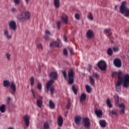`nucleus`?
Returning <instances> with one entry per match:
<instances>
[{"instance_id": "f8f14e48", "label": "nucleus", "mask_w": 129, "mask_h": 129, "mask_svg": "<svg viewBox=\"0 0 129 129\" xmlns=\"http://www.w3.org/2000/svg\"><path fill=\"white\" fill-rule=\"evenodd\" d=\"M86 35L88 39H92L93 37H94V32L91 30H88Z\"/></svg>"}, {"instance_id": "cd10ccee", "label": "nucleus", "mask_w": 129, "mask_h": 129, "mask_svg": "<svg viewBox=\"0 0 129 129\" xmlns=\"http://www.w3.org/2000/svg\"><path fill=\"white\" fill-rule=\"evenodd\" d=\"M95 114L98 117H100L102 115V111L99 110H96L95 111Z\"/></svg>"}, {"instance_id": "58836bf2", "label": "nucleus", "mask_w": 129, "mask_h": 129, "mask_svg": "<svg viewBox=\"0 0 129 129\" xmlns=\"http://www.w3.org/2000/svg\"><path fill=\"white\" fill-rule=\"evenodd\" d=\"M13 1L15 5H16V6H18V5H20V4H21V0H13Z\"/></svg>"}, {"instance_id": "6ab92c4d", "label": "nucleus", "mask_w": 129, "mask_h": 129, "mask_svg": "<svg viewBox=\"0 0 129 129\" xmlns=\"http://www.w3.org/2000/svg\"><path fill=\"white\" fill-rule=\"evenodd\" d=\"M57 124L59 126L63 125V118L61 116H59L57 118Z\"/></svg>"}, {"instance_id": "49530a36", "label": "nucleus", "mask_w": 129, "mask_h": 129, "mask_svg": "<svg viewBox=\"0 0 129 129\" xmlns=\"http://www.w3.org/2000/svg\"><path fill=\"white\" fill-rule=\"evenodd\" d=\"M11 13H12V14H16V13H17V9L14 7L12 8L11 9Z\"/></svg>"}, {"instance_id": "6e6d98bb", "label": "nucleus", "mask_w": 129, "mask_h": 129, "mask_svg": "<svg viewBox=\"0 0 129 129\" xmlns=\"http://www.w3.org/2000/svg\"><path fill=\"white\" fill-rule=\"evenodd\" d=\"M63 39H64V41H65V42H67V37L66 36V35H64Z\"/></svg>"}, {"instance_id": "72a5a7b5", "label": "nucleus", "mask_w": 129, "mask_h": 129, "mask_svg": "<svg viewBox=\"0 0 129 129\" xmlns=\"http://www.w3.org/2000/svg\"><path fill=\"white\" fill-rule=\"evenodd\" d=\"M86 89L88 93H91V87H90V86H89L88 85H86Z\"/></svg>"}, {"instance_id": "e2e57ef3", "label": "nucleus", "mask_w": 129, "mask_h": 129, "mask_svg": "<svg viewBox=\"0 0 129 129\" xmlns=\"http://www.w3.org/2000/svg\"><path fill=\"white\" fill-rule=\"evenodd\" d=\"M111 43L112 44V43H113V40H111Z\"/></svg>"}, {"instance_id": "1a4fd4ad", "label": "nucleus", "mask_w": 129, "mask_h": 129, "mask_svg": "<svg viewBox=\"0 0 129 129\" xmlns=\"http://www.w3.org/2000/svg\"><path fill=\"white\" fill-rule=\"evenodd\" d=\"M84 125L85 127L88 128V127H90V124H91L90 122V119L87 117H85L83 119Z\"/></svg>"}, {"instance_id": "680f3d73", "label": "nucleus", "mask_w": 129, "mask_h": 129, "mask_svg": "<svg viewBox=\"0 0 129 129\" xmlns=\"http://www.w3.org/2000/svg\"><path fill=\"white\" fill-rule=\"evenodd\" d=\"M114 73H113L112 74V77H114Z\"/></svg>"}, {"instance_id": "7ed1b4c3", "label": "nucleus", "mask_w": 129, "mask_h": 129, "mask_svg": "<svg viewBox=\"0 0 129 129\" xmlns=\"http://www.w3.org/2000/svg\"><path fill=\"white\" fill-rule=\"evenodd\" d=\"M31 14L29 11L22 12L21 13L18 14L17 19L19 22L24 23L25 21H28L31 19Z\"/></svg>"}, {"instance_id": "79ce46f5", "label": "nucleus", "mask_w": 129, "mask_h": 129, "mask_svg": "<svg viewBox=\"0 0 129 129\" xmlns=\"http://www.w3.org/2000/svg\"><path fill=\"white\" fill-rule=\"evenodd\" d=\"M88 18L91 20H93V16H92V14L90 12L88 14Z\"/></svg>"}, {"instance_id": "4468645a", "label": "nucleus", "mask_w": 129, "mask_h": 129, "mask_svg": "<svg viewBox=\"0 0 129 129\" xmlns=\"http://www.w3.org/2000/svg\"><path fill=\"white\" fill-rule=\"evenodd\" d=\"M23 119L26 126H29L30 124V118H29V115H26L23 117Z\"/></svg>"}, {"instance_id": "09e8293b", "label": "nucleus", "mask_w": 129, "mask_h": 129, "mask_svg": "<svg viewBox=\"0 0 129 129\" xmlns=\"http://www.w3.org/2000/svg\"><path fill=\"white\" fill-rule=\"evenodd\" d=\"M37 47L38 49H39L40 50H43V45H42V44H37Z\"/></svg>"}, {"instance_id": "13d9d810", "label": "nucleus", "mask_w": 129, "mask_h": 129, "mask_svg": "<svg viewBox=\"0 0 129 129\" xmlns=\"http://www.w3.org/2000/svg\"><path fill=\"white\" fill-rule=\"evenodd\" d=\"M88 66L90 68H92V66L91 64H88Z\"/></svg>"}, {"instance_id": "5fc2aeb1", "label": "nucleus", "mask_w": 129, "mask_h": 129, "mask_svg": "<svg viewBox=\"0 0 129 129\" xmlns=\"http://www.w3.org/2000/svg\"><path fill=\"white\" fill-rule=\"evenodd\" d=\"M75 18L77 20H79V19H80V16L79 15V14H77L76 15H75Z\"/></svg>"}, {"instance_id": "0e129e2a", "label": "nucleus", "mask_w": 129, "mask_h": 129, "mask_svg": "<svg viewBox=\"0 0 129 129\" xmlns=\"http://www.w3.org/2000/svg\"><path fill=\"white\" fill-rule=\"evenodd\" d=\"M27 88H29V86H27Z\"/></svg>"}, {"instance_id": "5701e85b", "label": "nucleus", "mask_w": 129, "mask_h": 129, "mask_svg": "<svg viewBox=\"0 0 129 129\" xmlns=\"http://www.w3.org/2000/svg\"><path fill=\"white\" fill-rule=\"evenodd\" d=\"M61 19L65 23V24H68V17L66 15H62Z\"/></svg>"}, {"instance_id": "ddd939ff", "label": "nucleus", "mask_w": 129, "mask_h": 129, "mask_svg": "<svg viewBox=\"0 0 129 129\" xmlns=\"http://www.w3.org/2000/svg\"><path fill=\"white\" fill-rule=\"evenodd\" d=\"M116 106L120 108V113L121 114H123L125 111V105H124L123 103H121L120 104H119V105Z\"/></svg>"}, {"instance_id": "2f4dec72", "label": "nucleus", "mask_w": 129, "mask_h": 129, "mask_svg": "<svg viewBox=\"0 0 129 129\" xmlns=\"http://www.w3.org/2000/svg\"><path fill=\"white\" fill-rule=\"evenodd\" d=\"M106 104H107L109 108H111V107H112V104H111V101H110V99H109V98H108L107 99Z\"/></svg>"}, {"instance_id": "aec40b11", "label": "nucleus", "mask_w": 129, "mask_h": 129, "mask_svg": "<svg viewBox=\"0 0 129 129\" xmlns=\"http://www.w3.org/2000/svg\"><path fill=\"white\" fill-rule=\"evenodd\" d=\"M4 36L8 39V40H10V39H12V35H10V33H9V31L8 30H6L4 31Z\"/></svg>"}, {"instance_id": "a18cd8bd", "label": "nucleus", "mask_w": 129, "mask_h": 129, "mask_svg": "<svg viewBox=\"0 0 129 129\" xmlns=\"http://www.w3.org/2000/svg\"><path fill=\"white\" fill-rule=\"evenodd\" d=\"M63 75V77L64 78V79H66V78H67V73L66 72V71H63L62 72Z\"/></svg>"}, {"instance_id": "393cba45", "label": "nucleus", "mask_w": 129, "mask_h": 129, "mask_svg": "<svg viewBox=\"0 0 129 129\" xmlns=\"http://www.w3.org/2000/svg\"><path fill=\"white\" fill-rule=\"evenodd\" d=\"M54 5L56 9H59L60 8V1L59 0H54Z\"/></svg>"}, {"instance_id": "c85d7f7f", "label": "nucleus", "mask_w": 129, "mask_h": 129, "mask_svg": "<svg viewBox=\"0 0 129 129\" xmlns=\"http://www.w3.org/2000/svg\"><path fill=\"white\" fill-rule=\"evenodd\" d=\"M49 107L51 109H54L55 108V104L52 100H49Z\"/></svg>"}, {"instance_id": "9d476101", "label": "nucleus", "mask_w": 129, "mask_h": 129, "mask_svg": "<svg viewBox=\"0 0 129 129\" xmlns=\"http://www.w3.org/2000/svg\"><path fill=\"white\" fill-rule=\"evenodd\" d=\"M113 64L115 67L120 68L121 67V60L118 58H115L113 61Z\"/></svg>"}, {"instance_id": "bb28decb", "label": "nucleus", "mask_w": 129, "mask_h": 129, "mask_svg": "<svg viewBox=\"0 0 129 129\" xmlns=\"http://www.w3.org/2000/svg\"><path fill=\"white\" fill-rule=\"evenodd\" d=\"M85 100H86V94L83 93L80 97V101L82 102V101H85Z\"/></svg>"}, {"instance_id": "37998d69", "label": "nucleus", "mask_w": 129, "mask_h": 129, "mask_svg": "<svg viewBox=\"0 0 129 129\" xmlns=\"http://www.w3.org/2000/svg\"><path fill=\"white\" fill-rule=\"evenodd\" d=\"M110 31H111V29H110V28L105 29L104 30V33L105 34H107V33H109V32H110Z\"/></svg>"}, {"instance_id": "a211bd4d", "label": "nucleus", "mask_w": 129, "mask_h": 129, "mask_svg": "<svg viewBox=\"0 0 129 129\" xmlns=\"http://www.w3.org/2000/svg\"><path fill=\"white\" fill-rule=\"evenodd\" d=\"M81 117L80 116H77L75 118V122L76 124L79 125L80 124V122H81Z\"/></svg>"}, {"instance_id": "f3484780", "label": "nucleus", "mask_w": 129, "mask_h": 129, "mask_svg": "<svg viewBox=\"0 0 129 129\" xmlns=\"http://www.w3.org/2000/svg\"><path fill=\"white\" fill-rule=\"evenodd\" d=\"M114 98L115 100V103L116 106H118L119 104V97L117 94H115L114 96Z\"/></svg>"}, {"instance_id": "c9c22d12", "label": "nucleus", "mask_w": 129, "mask_h": 129, "mask_svg": "<svg viewBox=\"0 0 129 129\" xmlns=\"http://www.w3.org/2000/svg\"><path fill=\"white\" fill-rule=\"evenodd\" d=\"M93 76L96 79H98L99 78V75L96 73H93Z\"/></svg>"}, {"instance_id": "f257e3e1", "label": "nucleus", "mask_w": 129, "mask_h": 129, "mask_svg": "<svg viewBox=\"0 0 129 129\" xmlns=\"http://www.w3.org/2000/svg\"><path fill=\"white\" fill-rule=\"evenodd\" d=\"M118 80L116 84L115 88L117 92L121 91V85L123 83V86L125 88L129 87V75L126 74L124 76V78L122 77V72L119 71L117 74Z\"/></svg>"}, {"instance_id": "ea45409f", "label": "nucleus", "mask_w": 129, "mask_h": 129, "mask_svg": "<svg viewBox=\"0 0 129 129\" xmlns=\"http://www.w3.org/2000/svg\"><path fill=\"white\" fill-rule=\"evenodd\" d=\"M63 54L64 56H67L68 55V51L67 50V49L64 48L63 49Z\"/></svg>"}, {"instance_id": "9b49d317", "label": "nucleus", "mask_w": 129, "mask_h": 129, "mask_svg": "<svg viewBox=\"0 0 129 129\" xmlns=\"http://www.w3.org/2000/svg\"><path fill=\"white\" fill-rule=\"evenodd\" d=\"M9 27L11 29V30H12L13 31H16L17 30V22L15 21H12L9 23Z\"/></svg>"}, {"instance_id": "39448f33", "label": "nucleus", "mask_w": 129, "mask_h": 129, "mask_svg": "<svg viewBox=\"0 0 129 129\" xmlns=\"http://www.w3.org/2000/svg\"><path fill=\"white\" fill-rule=\"evenodd\" d=\"M126 2L125 1L122 2L121 3V6L120 7V12L122 15L124 14L126 17H129V9L126 8Z\"/></svg>"}, {"instance_id": "e433bc0d", "label": "nucleus", "mask_w": 129, "mask_h": 129, "mask_svg": "<svg viewBox=\"0 0 129 129\" xmlns=\"http://www.w3.org/2000/svg\"><path fill=\"white\" fill-rule=\"evenodd\" d=\"M50 93L51 95H53L54 94V92H55V88L54 87H50Z\"/></svg>"}, {"instance_id": "3c124183", "label": "nucleus", "mask_w": 129, "mask_h": 129, "mask_svg": "<svg viewBox=\"0 0 129 129\" xmlns=\"http://www.w3.org/2000/svg\"><path fill=\"white\" fill-rule=\"evenodd\" d=\"M69 51L72 55H73V54H74V52L73 51V48H72L71 47L70 48Z\"/></svg>"}, {"instance_id": "bf43d9fd", "label": "nucleus", "mask_w": 129, "mask_h": 129, "mask_svg": "<svg viewBox=\"0 0 129 129\" xmlns=\"http://www.w3.org/2000/svg\"><path fill=\"white\" fill-rule=\"evenodd\" d=\"M111 35H112V33L111 32V33H109L108 36H111Z\"/></svg>"}, {"instance_id": "c03bdc74", "label": "nucleus", "mask_w": 129, "mask_h": 129, "mask_svg": "<svg viewBox=\"0 0 129 129\" xmlns=\"http://www.w3.org/2000/svg\"><path fill=\"white\" fill-rule=\"evenodd\" d=\"M6 58L8 60V61H10L11 60V54L10 53L7 52L6 53Z\"/></svg>"}, {"instance_id": "f03ea898", "label": "nucleus", "mask_w": 129, "mask_h": 129, "mask_svg": "<svg viewBox=\"0 0 129 129\" xmlns=\"http://www.w3.org/2000/svg\"><path fill=\"white\" fill-rule=\"evenodd\" d=\"M49 77L51 78L50 80H49L47 83H46V92L48 93L49 92V90H50V88L54 82H55L54 80H57L58 79V73L57 72H52L50 74H49Z\"/></svg>"}, {"instance_id": "de8ad7c7", "label": "nucleus", "mask_w": 129, "mask_h": 129, "mask_svg": "<svg viewBox=\"0 0 129 129\" xmlns=\"http://www.w3.org/2000/svg\"><path fill=\"white\" fill-rule=\"evenodd\" d=\"M37 88L39 90H42V84L38 83L37 84Z\"/></svg>"}, {"instance_id": "412c9836", "label": "nucleus", "mask_w": 129, "mask_h": 129, "mask_svg": "<svg viewBox=\"0 0 129 129\" xmlns=\"http://www.w3.org/2000/svg\"><path fill=\"white\" fill-rule=\"evenodd\" d=\"M50 123H51L50 120H47V121L45 122L43 125V129L50 128Z\"/></svg>"}, {"instance_id": "4c0bfd02", "label": "nucleus", "mask_w": 129, "mask_h": 129, "mask_svg": "<svg viewBox=\"0 0 129 129\" xmlns=\"http://www.w3.org/2000/svg\"><path fill=\"white\" fill-rule=\"evenodd\" d=\"M69 99L68 103L67 105V109H70V107H71V101H70Z\"/></svg>"}, {"instance_id": "f704fd0d", "label": "nucleus", "mask_w": 129, "mask_h": 129, "mask_svg": "<svg viewBox=\"0 0 129 129\" xmlns=\"http://www.w3.org/2000/svg\"><path fill=\"white\" fill-rule=\"evenodd\" d=\"M72 90L74 92V93L75 94V95H77V89H76V87H75V85H74L72 86Z\"/></svg>"}, {"instance_id": "a19ab883", "label": "nucleus", "mask_w": 129, "mask_h": 129, "mask_svg": "<svg viewBox=\"0 0 129 129\" xmlns=\"http://www.w3.org/2000/svg\"><path fill=\"white\" fill-rule=\"evenodd\" d=\"M113 50L114 52H118V51H119V48H118V47L117 46H114L113 47Z\"/></svg>"}, {"instance_id": "0eeeda50", "label": "nucleus", "mask_w": 129, "mask_h": 129, "mask_svg": "<svg viewBox=\"0 0 129 129\" xmlns=\"http://www.w3.org/2000/svg\"><path fill=\"white\" fill-rule=\"evenodd\" d=\"M97 66L101 71H105L106 70V62L104 61V60H100L98 63Z\"/></svg>"}, {"instance_id": "473e14b6", "label": "nucleus", "mask_w": 129, "mask_h": 129, "mask_svg": "<svg viewBox=\"0 0 129 129\" xmlns=\"http://www.w3.org/2000/svg\"><path fill=\"white\" fill-rule=\"evenodd\" d=\"M30 81L31 86H34L35 85V78L32 77L30 79Z\"/></svg>"}, {"instance_id": "7c9ffc66", "label": "nucleus", "mask_w": 129, "mask_h": 129, "mask_svg": "<svg viewBox=\"0 0 129 129\" xmlns=\"http://www.w3.org/2000/svg\"><path fill=\"white\" fill-rule=\"evenodd\" d=\"M0 111L4 113L5 111H6V105L5 104H2V106H0Z\"/></svg>"}, {"instance_id": "864d4df0", "label": "nucleus", "mask_w": 129, "mask_h": 129, "mask_svg": "<svg viewBox=\"0 0 129 129\" xmlns=\"http://www.w3.org/2000/svg\"><path fill=\"white\" fill-rule=\"evenodd\" d=\"M11 101H12V99L10 97H8L7 99V103L10 104V103H11Z\"/></svg>"}, {"instance_id": "20e7f679", "label": "nucleus", "mask_w": 129, "mask_h": 129, "mask_svg": "<svg viewBox=\"0 0 129 129\" xmlns=\"http://www.w3.org/2000/svg\"><path fill=\"white\" fill-rule=\"evenodd\" d=\"M3 85L4 87H10L11 89V93L12 94H15L16 93V91H17V86L15 82H12L11 83V82L9 80H5L3 82Z\"/></svg>"}, {"instance_id": "c756f323", "label": "nucleus", "mask_w": 129, "mask_h": 129, "mask_svg": "<svg viewBox=\"0 0 129 129\" xmlns=\"http://www.w3.org/2000/svg\"><path fill=\"white\" fill-rule=\"evenodd\" d=\"M107 53L108 54V56H112L113 54V51L111 48H109L107 49Z\"/></svg>"}, {"instance_id": "8fccbe9b", "label": "nucleus", "mask_w": 129, "mask_h": 129, "mask_svg": "<svg viewBox=\"0 0 129 129\" xmlns=\"http://www.w3.org/2000/svg\"><path fill=\"white\" fill-rule=\"evenodd\" d=\"M61 25H62V21H58L57 23L58 29H60V26H61Z\"/></svg>"}, {"instance_id": "4be33fe9", "label": "nucleus", "mask_w": 129, "mask_h": 129, "mask_svg": "<svg viewBox=\"0 0 129 129\" xmlns=\"http://www.w3.org/2000/svg\"><path fill=\"white\" fill-rule=\"evenodd\" d=\"M112 115H115V116H118V110L117 109H114L112 111H110Z\"/></svg>"}, {"instance_id": "a878e982", "label": "nucleus", "mask_w": 129, "mask_h": 129, "mask_svg": "<svg viewBox=\"0 0 129 129\" xmlns=\"http://www.w3.org/2000/svg\"><path fill=\"white\" fill-rule=\"evenodd\" d=\"M89 83H91V85H94L95 84V81L94 80V78L93 77L90 76L89 77Z\"/></svg>"}, {"instance_id": "052dcab7", "label": "nucleus", "mask_w": 129, "mask_h": 129, "mask_svg": "<svg viewBox=\"0 0 129 129\" xmlns=\"http://www.w3.org/2000/svg\"><path fill=\"white\" fill-rule=\"evenodd\" d=\"M116 9H117V6H115V11H116Z\"/></svg>"}, {"instance_id": "2eb2a0df", "label": "nucleus", "mask_w": 129, "mask_h": 129, "mask_svg": "<svg viewBox=\"0 0 129 129\" xmlns=\"http://www.w3.org/2000/svg\"><path fill=\"white\" fill-rule=\"evenodd\" d=\"M37 105L39 108H42L43 106V97H41L40 99L37 100Z\"/></svg>"}, {"instance_id": "423d86ee", "label": "nucleus", "mask_w": 129, "mask_h": 129, "mask_svg": "<svg viewBox=\"0 0 129 129\" xmlns=\"http://www.w3.org/2000/svg\"><path fill=\"white\" fill-rule=\"evenodd\" d=\"M74 75H75V73L73 69H70L68 72V77H69V84H73L74 83Z\"/></svg>"}, {"instance_id": "603ef678", "label": "nucleus", "mask_w": 129, "mask_h": 129, "mask_svg": "<svg viewBox=\"0 0 129 129\" xmlns=\"http://www.w3.org/2000/svg\"><path fill=\"white\" fill-rule=\"evenodd\" d=\"M31 92H32L33 98H36V96L35 95V91H34V90H33V89H31Z\"/></svg>"}, {"instance_id": "6e6552de", "label": "nucleus", "mask_w": 129, "mask_h": 129, "mask_svg": "<svg viewBox=\"0 0 129 129\" xmlns=\"http://www.w3.org/2000/svg\"><path fill=\"white\" fill-rule=\"evenodd\" d=\"M50 47H57L60 48L62 47V43L59 40H58L56 41H53L50 44Z\"/></svg>"}, {"instance_id": "b1692460", "label": "nucleus", "mask_w": 129, "mask_h": 129, "mask_svg": "<svg viewBox=\"0 0 129 129\" xmlns=\"http://www.w3.org/2000/svg\"><path fill=\"white\" fill-rule=\"evenodd\" d=\"M99 122L101 127H106V121L105 120H100Z\"/></svg>"}, {"instance_id": "dca6fc26", "label": "nucleus", "mask_w": 129, "mask_h": 129, "mask_svg": "<svg viewBox=\"0 0 129 129\" xmlns=\"http://www.w3.org/2000/svg\"><path fill=\"white\" fill-rule=\"evenodd\" d=\"M52 36V33L49 30H45V39L48 41L50 39V37Z\"/></svg>"}, {"instance_id": "4d7b16f0", "label": "nucleus", "mask_w": 129, "mask_h": 129, "mask_svg": "<svg viewBox=\"0 0 129 129\" xmlns=\"http://www.w3.org/2000/svg\"><path fill=\"white\" fill-rule=\"evenodd\" d=\"M30 2V0H25V3L28 6L29 5V2Z\"/></svg>"}]
</instances>
